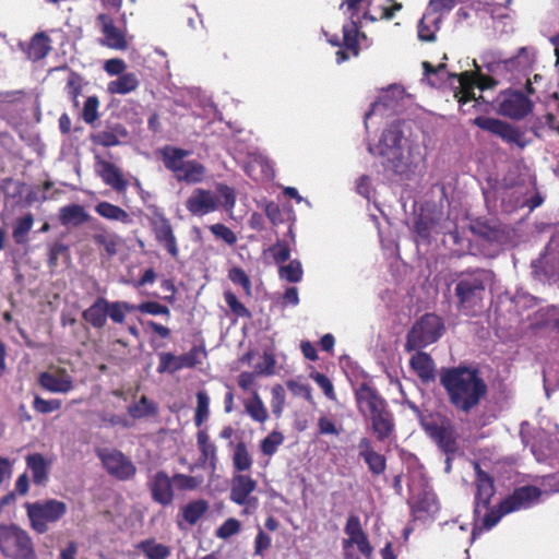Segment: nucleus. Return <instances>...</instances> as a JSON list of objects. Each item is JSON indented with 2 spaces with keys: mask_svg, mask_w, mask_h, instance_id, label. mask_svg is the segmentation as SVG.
<instances>
[{
  "mask_svg": "<svg viewBox=\"0 0 559 559\" xmlns=\"http://www.w3.org/2000/svg\"><path fill=\"white\" fill-rule=\"evenodd\" d=\"M489 56L483 57L490 75L480 73L462 72L461 74H451L447 71L445 64L440 63L438 67L431 66L429 62H424L423 67L425 75L431 86H440L445 79L453 76L457 81V91L455 97L461 107H464L469 102H477L475 96V88L485 91L493 87L499 81H512L516 79L515 71L525 69L530 66L533 53L527 48H521L516 57L507 60H488ZM464 111L467 109L462 108Z\"/></svg>",
  "mask_w": 559,
  "mask_h": 559,
  "instance_id": "f257e3e1",
  "label": "nucleus"
},
{
  "mask_svg": "<svg viewBox=\"0 0 559 559\" xmlns=\"http://www.w3.org/2000/svg\"><path fill=\"white\" fill-rule=\"evenodd\" d=\"M393 0H343L341 8L349 13L350 22L343 26V47L336 51V62L342 63L349 59L346 51L354 57L358 56L361 47H369L368 37L359 32V25L364 21L376 22L391 20L402 9L399 2Z\"/></svg>",
  "mask_w": 559,
  "mask_h": 559,
  "instance_id": "f03ea898",
  "label": "nucleus"
},
{
  "mask_svg": "<svg viewBox=\"0 0 559 559\" xmlns=\"http://www.w3.org/2000/svg\"><path fill=\"white\" fill-rule=\"evenodd\" d=\"M368 151L380 157L384 170L401 179H409L415 175L424 160L419 144L406 136L400 123L386 128L376 145H369Z\"/></svg>",
  "mask_w": 559,
  "mask_h": 559,
  "instance_id": "7ed1b4c3",
  "label": "nucleus"
},
{
  "mask_svg": "<svg viewBox=\"0 0 559 559\" xmlns=\"http://www.w3.org/2000/svg\"><path fill=\"white\" fill-rule=\"evenodd\" d=\"M476 473L475 486V514L480 515L481 509L486 512L483 518V526L491 530L498 524L503 515L528 509L536 504L542 496V490L535 486H523L513 491L512 495L503 499L497 509L488 510L490 500L495 495L493 479L487 473L480 469L478 463H474Z\"/></svg>",
  "mask_w": 559,
  "mask_h": 559,
  "instance_id": "20e7f679",
  "label": "nucleus"
},
{
  "mask_svg": "<svg viewBox=\"0 0 559 559\" xmlns=\"http://www.w3.org/2000/svg\"><path fill=\"white\" fill-rule=\"evenodd\" d=\"M440 382L447 391L451 404L464 413H468L477 406L487 392L486 383L474 368L443 369Z\"/></svg>",
  "mask_w": 559,
  "mask_h": 559,
  "instance_id": "39448f33",
  "label": "nucleus"
},
{
  "mask_svg": "<svg viewBox=\"0 0 559 559\" xmlns=\"http://www.w3.org/2000/svg\"><path fill=\"white\" fill-rule=\"evenodd\" d=\"M492 281L493 274L488 270L463 273L455 285L459 310L466 316H475L480 311L486 288Z\"/></svg>",
  "mask_w": 559,
  "mask_h": 559,
  "instance_id": "423d86ee",
  "label": "nucleus"
},
{
  "mask_svg": "<svg viewBox=\"0 0 559 559\" xmlns=\"http://www.w3.org/2000/svg\"><path fill=\"white\" fill-rule=\"evenodd\" d=\"M189 151L166 147L163 151V162L178 181L189 185L200 183L205 179L206 168L194 159H187Z\"/></svg>",
  "mask_w": 559,
  "mask_h": 559,
  "instance_id": "0eeeda50",
  "label": "nucleus"
},
{
  "mask_svg": "<svg viewBox=\"0 0 559 559\" xmlns=\"http://www.w3.org/2000/svg\"><path fill=\"white\" fill-rule=\"evenodd\" d=\"M0 552L8 559H38L29 534L17 525H0Z\"/></svg>",
  "mask_w": 559,
  "mask_h": 559,
  "instance_id": "6e6552de",
  "label": "nucleus"
},
{
  "mask_svg": "<svg viewBox=\"0 0 559 559\" xmlns=\"http://www.w3.org/2000/svg\"><path fill=\"white\" fill-rule=\"evenodd\" d=\"M31 527L38 534L48 531L49 524L58 522L68 511L63 501L47 499L25 504Z\"/></svg>",
  "mask_w": 559,
  "mask_h": 559,
  "instance_id": "1a4fd4ad",
  "label": "nucleus"
},
{
  "mask_svg": "<svg viewBox=\"0 0 559 559\" xmlns=\"http://www.w3.org/2000/svg\"><path fill=\"white\" fill-rule=\"evenodd\" d=\"M344 533L346 535L342 540V550L344 559H360L354 552V547L366 558L371 559L373 555V547L370 544L367 534L365 533L360 519L358 515L350 514L345 523Z\"/></svg>",
  "mask_w": 559,
  "mask_h": 559,
  "instance_id": "9d476101",
  "label": "nucleus"
},
{
  "mask_svg": "<svg viewBox=\"0 0 559 559\" xmlns=\"http://www.w3.org/2000/svg\"><path fill=\"white\" fill-rule=\"evenodd\" d=\"M443 332V323L440 317L428 313L423 316L413 325L407 334L406 349L415 350L426 347L438 341Z\"/></svg>",
  "mask_w": 559,
  "mask_h": 559,
  "instance_id": "9b49d317",
  "label": "nucleus"
},
{
  "mask_svg": "<svg viewBox=\"0 0 559 559\" xmlns=\"http://www.w3.org/2000/svg\"><path fill=\"white\" fill-rule=\"evenodd\" d=\"M257 486V480L246 474H235L231 478L229 499L243 508L242 515H251L259 508V499L253 496Z\"/></svg>",
  "mask_w": 559,
  "mask_h": 559,
  "instance_id": "f8f14e48",
  "label": "nucleus"
},
{
  "mask_svg": "<svg viewBox=\"0 0 559 559\" xmlns=\"http://www.w3.org/2000/svg\"><path fill=\"white\" fill-rule=\"evenodd\" d=\"M474 124L501 138L509 144L520 147L525 146L524 136L520 129L504 121L495 118L477 117L474 119Z\"/></svg>",
  "mask_w": 559,
  "mask_h": 559,
  "instance_id": "ddd939ff",
  "label": "nucleus"
},
{
  "mask_svg": "<svg viewBox=\"0 0 559 559\" xmlns=\"http://www.w3.org/2000/svg\"><path fill=\"white\" fill-rule=\"evenodd\" d=\"M96 23L103 34L102 45L116 50H126L129 45L126 27H118L114 19L100 13L96 17Z\"/></svg>",
  "mask_w": 559,
  "mask_h": 559,
  "instance_id": "4468645a",
  "label": "nucleus"
},
{
  "mask_svg": "<svg viewBox=\"0 0 559 559\" xmlns=\"http://www.w3.org/2000/svg\"><path fill=\"white\" fill-rule=\"evenodd\" d=\"M205 356V352L200 347H192L188 353L175 356L170 353L159 354V365L157 371L159 373L169 372L174 373L183 368H193L201 364L202 357Z\"/></svg>",
  "mask_w": 559,
  "mask_h": 559,
  "instance_id": "2eb2a0df",
  "label": "nucleus"
},
{
  "mask_svg": "<svg viewBox=\"0 0 559 559\" xmlns=\"http://www.w3.org/2000/svg\"><path fill=\"white\" fill-rule=\"evenodd\" d=\"M97 455L105 469L118 479H129L135 474L132 462L117 450L103 449L97 451Z\"/></svg>",
  "mask_w": 559,
  "mask_h": 559,
  "instance_id": "dca6fc26",
  "label": "nucleus"
},
{
  "mask_svg": "<svg viewBox=\"0 0 559 559\" xmlns=\"http://www.w3.org/2000/svg\"><path fill=\"white\" fill-rule=\"evenodd\" d=\"M532 109L531 100L521 92L506 91L498 97V110L502 116L521 119Z\"/></svg>",
  "mask_w": 559,
  "mask_h": 559,
  "instance_id": "f3484780",
  "label": "nucleus"
},
{
  "mask_svg": "<svg viewBox=\"0 0 559 559\" xmlns=\"http://www.w3.org/2000/svg\"><path fill=\"white\" fill-rule=\"evenodd\" d=\"M532 266L536 274H543L549 281L559 277V236L550 239L545 252L533 261Z\"/></svg>",
  "mask_w": 559,
  "mask_h": 559,
  "instance_id": "a211bd4d",
  "label": "nucleus"
},
{
  "mask_svg": "<svg viewBox=\"0 0 559 559\" xmlns=\"http://www.w3.org/2000/svg\"><path fill=\"white\" fill-rule=\"evenodd\" d=\"M219 207V200L215 192L197 188L186 201V209L193 216H205Z\"/></svg>",
  "mask_w": 559,
  "mask_h": 559,
  "instance_id": "6ab92c4d",
  "label": "nucleus"
},
{
  "mask_svg": "<svg viewBox=\"0 0 559 559\" xmlns=\"http://www.w3.org/2000/svg\"><path fill=\"white\" fill-rule=\"evenodd\" d=\"M500 306L504 307L511 317H514L511 320L515 324L524 325L526 323V314L536 308L537 300L526 293H516L512 298L501 297Z\"/></svg>",
  "mask_w": 559,
  "mask_h": 559,
  "instance_id": "aec40b11",
  "label": "nucleus"
},
{
  "mask_svg": "<svg viewBox=\"0 0 559 559\" xmlns=\"http://www.w3.org/2000/svg\"><path fill=\"white\" fill-rule=\"evenodd\" d=\"M38 383L46 391L56 394H67L74 388L73 377L67 369L60 367L41 372Z\"/></svg>",
  "mask_w": 559,
  "mask_h": 559,
  "instance_id": "412c9836",
  "label": "nucleus"
},
{
  "mask_svg": "<svg viewBox=\"0 0 559 559\" xmlns=\"http://www.w3.org/2000/svg\"><path fill=\"white\" fill-rule=\"evenodd\" d=\"M355 396L358 411L368 419L388 409L385 401L366 383L359 385Z\"/></svg>",
  "mask_w": 559,
  "mask_h": 559,
  "instance_id": "4be33fe9",
  "label": "nucleus"
},
{
  "mask_svg": "<svg viewBox=\"0 0 559 559\" xmlns=\"http://www.w3.org/2000/svg\"><path fill=\"white\" fill-rule=\"evenodd\" d=\"M403 91L399 86H392L384 91L379 99L372 104L371 109L365 115V124L368 128V121L376 116L383 117L386 111H396L399 102L402 98Z\"/></svg>",
  "mask_w": 559,
  "mask_h": 559,
  "instance_id": "5701e85b",
  "label": "nucleus"
},
{
  "mask_svg": "<svg viewBox=\"0 0 559 559\" xmlns=\"http://www.w3.org/2000/svg\"><path fill=\"white\" fill-rule=\"evenodd\" d=\"M150 490L153 500L162 506H168L174 500L171 479L163 471L153 476L150 481Z\"/></svg>",
  "mask_w": 559,
  "mask_h": 559,
  "instance_id": "b1692460",
  "label": "nucleus"
},
{
  "mask_svg": "<svg viewBox=\"0 0 559 559\" xmlns=\"http://www.w3.org/2000/svg\"><path fill=\"white\" fill-rule=\"evenodd\" d=\"M152 224L156 239L173 257H176L178 253L177 242L168 219L163 215H158L153 219Z\"/></svg>",
  "mask_w": 559,
  "mask_h": 559,
  "instance_id": "393cba45",
  "label": "nucleus"
},
{
  "mask_svg": "<svg viewBox=\"0 0 559 559\" xmlns=\"http://www.w3.org/2000/svg\"><path fill=\"white\" fill-rule=\"evenodd\" d=\"M245 170L254 180L269 179L273 175L270 160L260 152L249 153Z\"/></svg>",
  "mask_w": 559,
  "mask_h": 559,
  "instance_id": "a878e982",
  "label": "nucleus"
},
{
  "mask_svg": "<svg viewBox=\"0 0 559 559\" xmlns=\"http://www.w3.org/2000/svg\"><path fill=\"white\" fill-rule=\"evenodd\" d=\"M554 322L559 331V310L555 306L536 308L526 314L527 328H539Z\"/></svg>",
  "mask_w": 559,
  "mask_h": 559,
  "instance_id": "bb28decb",
  "label": "nucleus"
},
{
  "mask_svg": "<svg viewBox=\"0 0 559 559\" xmlns=\"http://www.w3.org/2000/svg\"><path fill=\"white\" fill-rule=\"evenodd\" d=\"M96 170L103 181L115 190L121 192L127 189V180L123 178L120 169L114 164L106 160H98L96 163Z\"/></svg>",
  "mask_w": 559,
  "mask_h": 559,
  "instance_id": "cd10ccee",
  "label": "nucleus"
},
{
  "mask_svg": "<svg viewBox=\"0 0 559 559\" xmlns=\"http://www.w3.org/2000/svg\"><path fill=\"white\" fill-rule=\"evenodd\" d=\"M411 368L424 382L428 383L436 378V366L432 358L424 352H417L409 360Z\"/></svg>",
  "mask_w": 559,
  "mask_h": 559,
  "instance_id": "c85d7f7f",
  "label": "nucleus"
},
{
  "mask_svg": "<svg viewBox=\"0 0 559 559\" xmlns=\"http://www.w3.org/2000/svg\"><path fill=\"white\" fill-rule=\"evenodd\" d=\"M82 318L93 328L102 329L107 323V299L98 297L82 312Z\"/></svg>",
  "mask_w": 559,
  "mask_h": 559,
  "instance_id": "c756f323",
  "label": "nucleus"
},
{
  "mask_svg": "<svg viewBox=\"0 0 559 559\" xmlns=\"http://www.w3.org/2000/svg\"><path fill=\"white\" fill-rule=\"evenodd\" d=\"M371 428L379 441L388 440L394 432V420L389 409L369 418Z\"/></svg>",
  "mask_w": 559,
  "mask_h": 559,
  "instance_id": "7c9ffc66",
  "label": "nucleus"
},
{
  "mask_svg": "<svg viewBox=\"0 0 559 559\" xmlns=\"http://www.w3.org/2000/svg\"><path fill=\"white\" fill-rule=\"evenodd\" d=\"M440 22L441 15L426 11L417 25L418 38L423 41H433L436 33L439 31Z\"/></svg>",
  "mask_w": 559,
  "mask_h": 559,
  "instance_id": "2f4dec72",
  "label": "nucleus"
},
{
  "mask_svg": "<svg viewBox=\"0 0 559 559\" xmlns=\"http://www.w3.org/2000/svg\"><path fill=\"white\" fill-rule=\"evenodd\" d=\"M426 432L439 444L444 452L454 450V442L449 427L436 423H424Z\"/></svg>",
  "mask_w": 559,
  "mask_h": 559,
  "instance_id": "473e14b6",
  "label": "nucleus"
},
{
  "mask_svg": "<svg viewBox=\"0 0 559 559\" xmlns=\"http://www.w3.org/2000/svg\"><path fill=\"white\" fill-rule=\"evenodd\" d=\"M26 466L32 472L33 481L43 485L48 479L50 462L40 453H33L26 456Z\"/></svg>",
  "mask_w": 559,
  "mask_h": 559,
  "instance_id": "72a5a7b5",
  "label": "nucleus"
},
{
  "mask_svg": "<svg viewBox=\"0 0 559 559\" xmlns=\"http://www.w3.org/2000/svg\"><path fill=\"white\" fill-rule=\"evenodd\" d=\"M60 223L64 226H79L90 219L88 213L82 205L70 204L62 206L59 211Z\"/></svg>",
  "mask_w": 559,
  "mask_h": 559,
  "instance_id": "f704fd0d",
  "label": "nucleus"
},
{
  "mask_svg": "<svg viewBox=\"0 0 559 559\" xmlns=\"http://www.w3.org/2000/svg\"><path fill=\"white\" fill-rule=\"evenodd\" d=\"M436 496L431 492H425L423 497L414 501L412 511L415 518L424 520L426 515H432L438 511Z\"/></svg>",
  "mask_w": 559,
  "mask_h": 559,
  "instance_id": "c9c22d12",
  "label": "nucleus"
},
{
  "mask_svg": "<svg viewBox=\"0 0 559 559\" xmlns=\"http://www.w3.org/2000/svg\"><path fill=\"white\" fill-rule=\"evenodd\" d=\"M95 212L108 221L121 222L123 224H128L131 221L130 215L123 209L106 201L96 204Z\"/></svg>",
  "mask_w": 559,
  "mask_h": 559,
  "instance_id": "e433bc0d",
  "label": "nucleus"
},
{
  "mask_svg": "<svg viewBox=\"0 0 559 559\" xmlns=\"http://www.w3.org/2000/svg\"><path fill=\"white\" fill-rule=\"evenodd\" d=\"M139 86V79L134 73H124L116 80L109 82L108 91L111 94L124 95L134 91Z\"/></svg>",
  "mask_w": 559,
  "mask_h": 559,
  "instance_id": "4c0bfd02",
  "label": "nucleus"
},
{
  "mask_svg": "<svg viewBox=\"0 0 559 559\" xmlns=\"http://www.w3.org/2000/svg\"><path fill=\"white\" fill-rule=\"evenodd\" d=\"M245 409L257 423L263 424L269 418L267 409L257 391H253L251 399L245 401Z\"/></svg>",
  "mask_w": 559,
  "mask_h": 559,
  "instance_id": "58836bf2",
  "label": "nucleus"
},
{
  "mask_svg": "<svg viewBox=\"0 0 559 559\" xmlns=\"http://www.w3.org/2000/svg\"><path fill=\"white\" fill-rule=\"evenodd\" d=\"M50 39L44 33L36 34L28 46L27 56L33 61L45 58L50 51Z\"/></svg>",
  "mask_w": 559,
  "mask_h": 559,
  "instance_id": "ea45409f",
  "label": "nucleus"
},
{
  "mask_svg": "<svg viewBox=\"0 0 559 559\" xmlns=\"http://www.w3.org/2000/svg\"><path fill=\"white\" fill-rule=\"evenodd\" d=\"M555 427L558 429L557 425ZM532 453L538 462H543L548 457L559 460V430L556 432L555 441H551L546 447L536 443L532 444Z\"/></svg>",
  "mask_w": 559,
  "mask_h": 559,
  "instance_id": "a19ab883",
  "label": "nucleus"
},
{
  "mask_svg": "<svg viewBox=\"0 0 559 559\" xmlns=\"http://www.w3.org/2000/svg\"><path fill=\"white\" fill-rule=\"evenodd\" d=\"M132 311H135V305L129 304L127 301L107 300V318H109L114 323H123L126 314Z\"/></svg>",
  "mask_w": 559,
  "mask_h": 559,
  "instance_id": "79ce46f5",
  "label": "nucleus"
},
{
  "mask_svg": "<svg viewBox=\"0 0 559 559\" xmlns=\"http://www.w3.org/2000/svg\"><path fill=\"white\" fill-rule=\"evenodd\" d=\"M207 509L209 504L203 499L191 501L182 508V518L190 525H193L204 515Z\"/></svg>",
  "mask_w": 559,
  "mask_h": 559,
  "instance_id": "37998d69",
  "label": "nucleus"
},
{
  "mask_svg": "<svg viewBox=\"0 0 559 559\" xmlns=\"http://www.w3.org/2000/svg\"><path fill=\"white\" fill-rule=\"evenodd\" d=\"M138 548L148 559H167L170 555V550L167 546L158 544L153 539H146L138 545Z\"/></svg>",
  "mask_w": 559,
  "mask_h": 559,
  "instance_id": "c03bdc74",
  "label": "nucleus"
},
{
  "mask_svg": "<svg viewBox=\"0 0 559 559\" xmlns=\"http://www.w3.org/2000/svg\"><path fill=\"white\" fill-rule=\"evenodd\" d=\"M197 440L199 450L201 452L200 460L202 461L203 464L210 462L211 465L214 467V463L216 460V447L212 442H210L209 435L204 430H201L198 432Z\"/></svg>",
  "mask_w": 559,
  "mask_h": 559,
  "instance_id": "a18cd8bd",
  "label": "nucleus"
},
{
  "mask_svg": "<svg viewBox=\"0 0 559 559\" xmlns=\"http://www.w3.org/2000/svg\"><path fill=\"white\" fill-rule=\"evenodd\" d=\"M233 465L238 472H247L252 466V457L245 443L240 442L236 445L233 455Z\"/></svg>",
  "mask_w": 559,
  "mask_h": 559,
  "instance_id": "49530a36",
  "label": "nucleus"
},
{
  "mask_svg": "<svg viewBox=\"0 0 559 559\" xmlns=\"http://www.w3.org/2000/svg\"><path fill=\"white\" fill-rule=\"evenodd\" d=\"M278 273L281 278L290 283H298L302 278L304 271L300 261L292 260L287 265H281Z\"/></svg>",
  "mask_w": 559,
  "mask_h": 559,
  "instance_id": "de8ad7c7",
  "label": "nucleus"
},
{
  "mask_svg": "<svg viewBox=\"0 0 559 559\" xmlns=\"http://www.w3.org/2000/svg\"><path fill=\"white\" fill-rule=\"evenodd\" d=\"M210 413V397L205 391L197 393V408L194 415V423L200 427L209 417Z\"/></svg>",
  "mask_w": 559,
  "mask_h": 559,
  "instance_id": "09e8293b",
  "label": "nucleus"
},
{
  "mask_svg": "<svg viewBox=\"0 0 559 559\" xmlns=\"http://www.w3.org/2000/svg\"><path fill=\"white\" fill-rule=\"evenodd\" d=\"M34 218L31 213L20 217L16 221L15 227L13 229V238L16 243H24L26 241V236L33 227Z\"/></svg>",
  "mask_w": 559,
  "mask_h": 559,
  "instance_id": "8fccbe9b",
  "label": "nucleus"
},
{
  "mask_svg": "<svg viewBox=\"0 0 559 559\" xmlns=\"http://www.w3.org/2000/svg\"><path fill=\"white\" fill-rule=\"evenodd\" d=\"M286 401V392L283 385L275 384L271 389V408L272 413L276 418H280L283 414Z\"/></svg>",
  "mask_w": 559,
  "mask_h": 559,
  "instance_id": "3c124183",
  "label": "nucleus"
},
{
  "mask_svg": "<svg viewBox=\"0 0 559 559\" xmlns=\"http://www.w3.org/2000/svg\"><path fill=\"white\" fill-rule=\"evenodd\" d=\"M127 136V131L122 127L114 130L103 131L98 134V143L103 146H115L121 143V139Z\"/></svg>",
  "mask_w": 559,
  "mask_h": 559,
  "instance_id": "603ef678",
  "label": "nucleus"
},
{
  "mask_svg": "<svg viewBox=\"0 0 559 559\" xmlns=\"http://www.w3.org/2000/svg\"><path fill=\"white\" fill-rule=\"evenodd\" d=\"M284 436L280 431H272L269 433L260 444L261 451L264 455L272 456L283 443Z\"/></svg>",
  "mask_w": 559,
  "mask_h": 559,
  "instance_id": "864d4df0",
  "label": "nucleus"
},
{
  "mask_svg": "<svg viewBox=\"0 0 559 559\" xmlns=\"http://www.w3.org/2000/svg\"><path fill=\"white\" fill-rule=\"evenodd\" d=\"M228 278L233 284L241 286L246 295H251V281L242 269L237 266L231 267L228 271Z\"/></svg>",
  "mask_w": 559,
  "mask_h": 559,
  "instance_id": "5fc2aeb1",
  "label": "nucleus"
},
{
  "mask_svg": "<svg viewBox=\"0 0 559 559\" xmlns=\"http://www.w3.org/2000/svg\"><path fill=\"white\" fill-rule=\"evenodd\" d=\"M216 192L218 199H222V202L219 201V204H222L226 211H231L236 204L235 190L227 185L218 183L216 186Z\"/></svg>",
  "mask_w": 559,
  "mask_h": 559,
  "instance_id": "6e6d98bb",
  "label": "nucleus"
},
{
  "mask_svg": "<svg viewBox=\"0 0 559 559\" xmlns=\"http://www.w3.org/2000/svg\"><path fill=\"white\" fill-rule=\"evenodd\" d=\"M82 82H83V79L80 74H78L75 72H70L68 81H67L66 90H67L69 97L72 99V102L74 103L75 106L79 105L78 97L82 90Z\"/></svg>",
  "mask_w": 559,
  "mask_h": 559,
  "instance_id": "4d7b16f0",
  "label": "nucleus"
},
{
  "mask_svg": "<svg viewBox=\"0 0 559 559\" xmlns=\"http://www.w3.org/2000/svg\"><path fill=\"white\" fill-rule=\"evenodd\" d=\"M211 233L217 238L222 239L229 246H233L237 242L236 234L224 224H214L210 226Z\"/></svg>",
  "mask_w": 559,
  "mask_h": 559,
  "instance_id": "13d9d810",
  "label": "nucleus"
},
{
  "mask_svg": "<svg viewBox=\"0 0 559 559\" xmlns=\"http://www.w3.org/2000/svg\"><path fill=\"white\" fill-rule=\"evenodd\" d=\"M62 403L60 400H45L40 396H35L33 401V407L36 412L40 414H49L55 411H58L61 407Z\"/></svg>",
  "mask_w": 559,
  "mask_h": 559,
  "instance_id": "bf43d9fd",
  "label": "nucleus"
},
{
  "mask_svg": "<svg viewBox=\"0 0 559 559\" xmlns=\"http://www.w3.org/2000/svg\"><path fill=\"white\" fill-rule=\"evenodd\" d=\"M152 412L153 405L145 396H142L138 403L128 407V413L133 418H142L150 415Z\"/></svg>",
  "mask_w": 559,
  "mask_h": 559,
  "instance_id": "052dcab7",
  "label": "nucleus"
},
{
  "mask_svg": "<svg viewBox=\"0 0 559 559\" xmlns=\"http://www.w3.org/2000/svg\"><path fill=\"white\" fill-rule=\"evenodd\" d=\"M288 390L296 396H302L308 402L312 401L311 388L299 379H290L286 382Z\"/></svg>",
  "mask_w": 559,
  "mask_h": 559,
  "instance_id": "680f3d73",
  "label": "nucleus"
},
{
  "mask_svg": "<svg viewBox=\"0 0 559 559\" xmlns=\"http://www.w3.org/2000/svg\"><path fill=\"white\" fill-rule=\"evenodd\" d=\"M94 241L102 246L104 250L108 253V255H114L117 253L118 246V237L115 235L108 234H96L94 235Z\"/></svg>",
  "mask_w": 559,
  "mask_h": 559,
  "instance_id": "e2e57ef3",
  "label": "nucleus"
},
{
  "mask_svg": "<svg viewBox=\"0 0 559 559\" xmlns=\"http://www.w3.org/2000/svg\"><path fill=\"white\" fill-rule=\"evenodd\" d=\"M241 524L234 518L227 519L216 531V536L222 539H227L236 535L240 531Z\"/></svg>",
  "mask_w": 559,
  "mask_h": 559,
  "instance_id": "0e129e2a",
  "label": "nucleus"
},
{
  "mask_svg": "<svg viewBox=\"0 0 559 559\" xmlns=\"http://www.w3.org/2000/svg\"><path fill=\"white\" fill-rule=\"evenodd\" d=\"M99 102L96 96H90L85 100L82 117L86 123H93L98 118Z\"/></svg>",
  "mask_w": 559,
  "mask_h": 559,
  "instance_id": "69168bd1",
  "label": "nucleus"
},
{
  "mask_svg": "<svg viewBox=\"0 0 559 559\" xmlns=\"http://www.w3.org/2000/svg\"><path fill=\"white\" fill-rule=\"evenodd\" d=\"M224 299L229 309L235 313L237 317H250L249 310L243 306L242 302L238 300L236 295L231 292H225Z\"/></svg>",
  "mask_w": 559,
  "mask_h": 559,
  "instance_id": "338daca9",
  "label": "nucleus"
},
{
  "mask_svg": "<svg viewBox=\"0 0 559 559\" xmlns=\"http://www.w3.org/2000/svg\"><path fill=\"white\" fill-rule=\"evenodd\" d=\"M175 485L181 490H192L199 487L203 479L185 474H176L173 478Z\"/></svg>",
  "mask_w": 559,
  "mask_h": 559,
  "instance_id": "774afa93",
  "label": "nucleus"
}]
</instances>
